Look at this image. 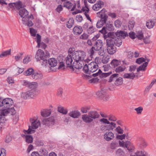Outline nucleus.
Here are the masks:
<instances>
[{
    "mask_svg": "<svg viewBox=\"0 0 156 156\" xmlns=\"http://www.w3.org/2000/svg\"><path fill=\"white\" fill-rule=\"evenodd\" d=\"M98 69V65L96 63L91 62L88 65L85 64L83 67V71L86 73L89 74L87 75V76L91 77L94 76L95 77L99 76L101 78L104 77H107L112 73V72L110 71L108 73H103L102 71L100 69L98 70V72L94 73H91L96 72Z\"/></svg>",
    "mask_w": 156,
    "mask_h": 156,
    "instance_id": "f257e3e1",
    "label": "nucleus"
},
{
    "mask_svg": "<svg viewBox=\"0 0 156 156\" xmlns=\"http://www.w3.org/2000/svg\"><path fill=\"white\" fill-rule=\"evenodd\" d=\"M19 14L21 17L23 18L22 21L24 24L29 27L32 26L33 25L31 20L33 19V15L28 16V12L25 9L20 10Z\"/></svg>",
    "mask_w": 156,
    "mask_h": 156,
    "instance_id": "f03ea898",
    "label": "nucleus"
},
{
    "mask_svg": "<svg viewBox=\"0 0 156 156\" xmlns=\"http://www.w3.org/2000/svg\"><path fill=\"white\" fill-rule=\"evenodd\" d=\"M30 122L31 123V126H29V128L27 130H24L23 132L25 134H31L34 133L35 130H34L37 128L40 125V122L39 120L33 119H30Z\"/></svg>",
    "mask_w": 156,
    "mask_h": 156,
    "instance_id": "7ed1b4c3",
    "label": "nucleus"
},
{
    "mask_svg": "<svg viewBox=\"0 0 156 156\" xmlns=\"http://www.w3.org/2000/svg\"><path fill=\"white\" fill-rule=\"evenodd\" d=\"M49 56V53L48 51L45 52L41 49H38L36 53L35 58L37 61L42 60L44 62L46 63L47 58Z\"/></svg>",
    "mask_w": 156,
    "mask_h": 156,
    "instance_id": "20e7f679",
    "label": "nucleus"
},
{
    "mask_svg": "<svg viewBox=\"0 0 156 156\" xmlns=\"http://www.w3.org/2000/svg\"><path fill=\"white\" fill-rule=\"evenodd\" d=\"M105 10L102 9L100 12L101 19L98 21L96 24L97 28H99L102 27L104 24H105L107 20L108 16L105 13Z\"/></svg>",
    "mask_w": 156,
    "mask_h": 156,
    "instance_id": "39448f33",
    "label": "nucleus"
},
{
    "mask_svg": "<svg viewBox=\"0 0 156 156\" xmlns=\"http://www.w3.org/2000/svg\"><path fill=\"white\" fill-rule=\"evenodd\" d=\"M86 56L85 52L83 51H77L73 54V58L76 61L84 60Z\"/></svg>",
    "mask_w": 156,
    "mask_h": 156,
    "instance_id": "423d86ee",
    "label": "nucleus"
},
{
    "mask_svg": "<svg viewBox=\"0 0 156 156\" xmlns=\"http://www.w3.org/2000/svg\"><path fill=\"white\" fill-rule=\"evenodd\" d=\"M36 92L35 90H31L26 92H23L21 94L22 98L24 99L34 98L36 95Z\"/></svg>",
    "mask_w": 156,
    "mask_h": 156,
    "instance_id": "0eeeda50",
    "label": "nucleus"
},
{
    "mask_svg": "<svg viewBox=\"0 0 156 156\" xmlns=\"http://www.w3.org/2000/svg\"><path fill=\"white\" fill-rule=\"evenodd\" d=\"M119 144L121 146L126 147L129 151L130 152H132L135 148L133 144L129 141H127L124 142L123 141H119Z\"/></svg>",
    "mask_w": 156,
    "mask_h": 156,
    "instance_id": "6e6552de",
    "label": "nucleus"
},
{
    "mask_svg": "<svg viewBox=\"0 0 156 156\" xmlns=\"http://www.w3.org/2000/svg\"><path fill=\"white\" fill-rule=\"evenodd\" d=\"M96 95L98 98L104 101H107L109 98L108 95L106 93V91L105 89L98 91L97 92Z\"/></svg>",
    "mask_w": 156,
    "mask_h": 156,
    "instance_id": "1a4fd4ad",
    "label": "nucleus"
},
{
    "mask_svg": "<svg viewBox=\"0 0 156 156\" xmlns=\"http://www.w3.org/2000/svg\"><path fill=\"white\" fill-rule=\"evenodd\" d=\"M108 37L106 40L107 46H114L115 44V39L113 33H108Z\"/></svg>",
    "mask_w": 156,
    "mask_h": 156,
    "instance_id": "9d476101",
    "label": "nucleus"
},
{
    "mask_svg": "<svg viewBox=\"0 0 156 156\" xmlns=\"http://www.w3.org/2000/svg\"><path fill=\"white\" fill-rule=\"evenodd\" d=\"M10 112H11L12 113H15V111L14 108H6L2 110L0 112V115L5 116Z\"/></svg>",
    "mask_w": 156,
    "mask_h": 156,
    "instance_id": "9b49d317",
    "label": "nucleus"
},
{
    "mask_svg": "<svg viewBox=\"0 0 156 156\" xmlns=\"http://www.w3.org/2000/svg\"><path fill=\"white\" fill-rule=\"evenodd\" d=\"M54 122L55 119L53 116L44 119L42 121L43 124L47 126H49L54 124Z\"/></svg>",
    "mask_w": 156,
    "mask_h": 156,
    "instance_id": "f8f14e48",
    "label": "nucleus"
},
{
    "mask_svg": "<svg viewBox=\"0 0 156 156\" xmlns=\"http://www.w3.org/2000/svg\"><path fill=\"white\" fill-rule=\"evenodd\" d=\"M84 4L85 6L83 7L82 9V10L83 12H84V14L87 19V20H89L91 23H92V20L91 19L90 17L88 14V12L89 11V9L86 5L85 2H84Z\"/></svg>",
    "mask_w": 156,
    "mask_h": 156,
    "instance_id": "ddd939ff",
    "label": "nucleus"
},
{
    "mask_svg": "<svg viewBox=\"0 0 156 156\" xmlns=\"http://www.w3.org/2000/svg\"><path fill=\"white\" fill-rule=\"evenodd\" d=\"M104 138L107 141H110L113 140L114 137V133L111 132L105 133L104 135Z\"/></svg>",
    "mask_w": 156,
    "mask_h": 156,
    "instance_id": "4468645a",
    "label": "nucleus"
},
{
    "mask_svg": "<svg viewBox=\"0 0 156 156\" xmlns=\"http://www.w3.org/2000/svg\"><path fill=\"white\" fill-rule=\"evenodd\" d=\"M103 46V43L102 41L101 40H98L95 42L93 47L94 48L95 51H98Z\"/></svg>",
    "mask_w": 156,
    "mask_h": 156,
    "instance_id": "2eb2a0df",
    "label": "nucleus"
},
{
    "mask_svg": "<svg viewBox=\"0 0 156 156\" xmlns=\"http://www.w3.org/2000/svg\"><path fill=\"white\" fill-rule=\"evenodd\" d=\"M103 5V2L101 1H98L93 5L92 9L95 11H97L101 9Z\"/></svg>",
    "mask_w": 156,
    "mask_h": 156,
    "instance_id": "dca6fc26",
    "label": "nucleus"
},
{
    "mask_svg": "<svg viewBox=\"0 0 156 156\" xmlns=\"http://www.w3.org/2000/svg\"><path fill=\"white\" fill-rule=\"evenodd\" d=\"M145 62L142 65L140 66L137 69V71L139 72L141 70H145L146 69V67L147 66L148 62L150 61V59L147 58H145Z\"/></svg>",
    "mask_w": 156,
    "mask_h": 156,
    "instance_id": "f3484780",
    "label": "nucleus"
},
{
    "mask_svg": "<svg viewBox=\"0 0 156 156\" xmlns=\"http://www.w3.org/2000/svg\"><path fill=\"white\" fill-rule=\"evenodd\" d=\"M115 34L117 37H119L120 38H124L125 37L128 36L127 32L124 31H117Z\"/></svg>",
    "mask_w": 156,
    "mask_h": 156,
    "instance_id": "a211bd4d",
    "label": "nucleus"
},
{
    "mask_svg": "<svg viewBox=\"0 0 156 156\" xmlns=\"http://www.w3.org/2000/svg\"><path fill=\"white\" fill-rule=\"evenodd\" d=\"M82 119L83 121L86 123H90L93 121V119H91L89 115H83L82 116Z\"/></svg>",
    "mask_w": 156,
    "mask_h": 156,
    "instance_id": "6ab92c4d",
    "label": "nucleus"
},
{
    "mask_svg": "<svg viewBox=\"0 0 156 156\" xmlns=\"http://www.w3.org/2000/svg\"><path fill=\"white\" fill-rule=\"evenodd\" d=\"M5 101V108H10V107L13 104L12 100L10 98H6Z\"/></svg>",
    "mask_w": 156,
    "mask_h": 156,
    "instance_id": "aec40b11",
    "label": "nucleus"
},
{
    "mask_svg": "<svg viewBox=\"0 0 156 156\" xmlns=\"http://www.w3.org/2000/svg\"><path fill=\"white\" fill-rule=\"evenodd\" d=\"M21 134V136L24 138L26 142L28 144L31 143L33 141V138L31 135H27L28 134Z\"/></svg>",
    "mask_w": 156,
    "mask_h": 156,
    "instance_id": "412c9836",
    "label": "nucleus"
},
{
    "mask_svg": "<svg viewBox=\"0 0 156 156\" xmlns=\"http://www.w3.org/2000/svg\"><path fill=\"white\" fill-rule=\"evenodd\" d=\"M73 31L74 34H80L82 32L83 29L81 27L77 26L74 27Z\"/></svg>",
    "mask_w": 156,
    "mask_h": 156,
    "instance_id": "4be33fe9",
    "label": "nucleus"
},
{
    "mask_svg": "<svg viewBox=\"0 0 156 156\" xmlns=\"http://www.w3.org/2000/svg\"><path fill=\"white\" fill-rule=\"evenodd\" d=\"M88 115L93 119L98 118L100 117L98 113L96 111H91L88 113Z\"/></svg>",
    "mask_w": 156,
    "mask_h": 156,
    "instance_id": "5701e85b",
    "label": "nucleus"
},
{
    "mask_svg": "<svg viewBox=\"0 0 156 156\" xmlns=\"http://www.w3.org/2000/svg\"><path fill=\"white\" fill-rule=\"evenodd\" d=\"M80 115V113L78 110L71 112L69 114V116L74 118H78Z\"/></svg>",
    "mask_w": 156,
    "mask_h": 156,
    "instance_id": "b1692460",
    "label": "nucleus"
},
{
    "mask_svg": "<svg viewBox=\"0 0 156 156\" xmlns=\"http://www.w3.org/2000/svg\"><path fill=\"white\" fill-rule=\"evenodd\" d=\"M116 48L115 46H107V51L108 54L113 55L116 52Z\"/></svg>",
    "mask_w": 156,
    "mask_h": 156,
    "instance_id": "393cba45",
    "label": "nucleus"
},
{
    "mask_svg": "<svg viewBox=\"0 0 156 156\" xmlns=\"http://www.w3.org/2000/svg\"><path fill=\"white\" fill-rule=\"evenodd\" d=\"M43 77L42 74L40 73L35 72L32 75V78L36 80H39L41 79Z\"/></svg>",
    "mask_w": 156,
    "mask_h": 156,
    "instance_id": "a878e982",
    "label": "nucleus"
},
{
    "mask_svg": "<svg viewBox=\"0 0 156 156\" xmlns=\"http://www.w3.org/2000/svg\"><path fill=\"white\" fill-rule=\"evenodd\" d=\"M110 64L112 67L116 68L121 64V61L116 59H114L112 61Z\"/></svg>",
    "mask_w": 156,
    "mask_h": 156,
    "instance_id": "bb28decb",
    "label": "nucleus"
},
{
    "mask_svg": "<svg viewBox=\"0 0 156 156\" xmlns=\"http://www.w3.org/2000/svg\"><path fill=\"white\" fill-rule=\"evenodd\" d=\"M51 110L49 109H44L41 111V115L42 116L44 117H47L49 116L51 113Z\"/></svg>",
    "mask_w": 156,
    "mask_h": 156,
    "instance_id": "cd10ccee",
    "label": "nucleus"
},
{
    "mask_svg": "<svg viewBox=\"0 0 156 156\" xmlns=\"http://www.w3.org/2000/svg\"><path fill=\"white\" fill-rule=\"evenodd\" d=\"M48 63L49 65L53 67L55 66L57 64V60L54 58L49 59L48 60Z\"/></svg>",
    "mask_w": 156,
    "mask_h": 156,
    "instance_id": "c85d7f7f",
    "label": "nucleus"
},
{
    "mask_svg": "<svg viewBox=\"0 0 156 156\" xmlns=\"http://www.w3.org/2000/svg\"><path fill=\"white\" fill-rule=\"evenodd\" d=\"M126 69L125 66L121 65L118 66L115 69V71L116 73H120L124 71Z\"/></svg>",
    "mask_w": 156,
    "mask_h": 156,
    "instance_id": "c756f323",
    "label": "nucleus"
},
{
    "mask_svg": "<svg viewBox=\"0 0 156 156\" xmlns=\"http://www.w3.org/2000/svg\"><path fill=\"white\" fill-rule=\"evenodd\" d=\"M58 111L63 114L66 115L68 112L67 109L64 107L59 105L58 107Z\"/></svg>",
    "mask_w": 156,
    "mask_h": 156,
    "instance_id": "7c9ffc66",
    "label": "nucleus"
},
{
    "mask_svg": "<svg viewBox=\"0 0 156 156\" xmlns=\"http://www.w3.org/2000/svg\"><path fill=\"white\" fill-rule=\"evenodd\" d=\"M139 144L141 148H144L147 146V143L143 138H141L139 140Z\"/></svg>",
    "mask_w": 156,
    "mask_h": 156,
    "instance_id": "2f4dec72",
    "label": "nucleus"
},
{
    "mask_svg": "<svg viewBox=\"0 0 156 156\" xmlns=\"http://www.w3.org/2000/svg\"><path fill=\"white\" fill-rule=\"evenodd\" d=\"M135 77H138L137 76H136L134 73H126L123 76L124 78L131 79H133Z\"/></svg>",
    "mask_w": 156,
    "mask_h": 156,
    "instance_id": "473e14b6",
    "label": "nucleus"
},
{
    "mask_svg": "<svg viewBox=\"0 0 156 156\" xmlns=\"http://www.w3.org/2000/svg\"><path fill=\"white\" fill-rule=\"evenodd\" d=\"M67 65H70L73 62V59L71 55L69 54L65 59Z\"/></svg>",
    "mask_w": 156,
    "mask_h": 156,
    "instance_id": "72a5a7b5",
    "label": "nucleus"
},
{
    "mask_svg": "<svg viewBox=\"0 0 156 156\" xmlns=\"http://www.w3.org/2000/svg\"><path fill=\"white\" fill-rule=\"evenodd\" d=\"M76 64L74 66L76 69H79L82 68L84 66V63L82 61H76Z\"/></svg>",
    "mask_w": 156,
    "mask_h": 156,
    "instance_id": "f704fd0d",
    "label": "nucleus"
},
{
    "mask_svg": "<svg viewBox=\"0 0 156 156\" xmlns=\"http://www.w3.org/2000/svg\"><path fill=\"white\" fill-rule=\"evenodd\" d=\"M136 156H148V154L145 151H137L135 153Z\"/></svg>",
    "mask_w": 156,
    "mask_h": 156,
    "instance_id": "c9c22d12",
    "label": "nucleus"
},
{
    "mask_svg": "<svg viewBox=\"0 0 156 156\" xmlns=\"http://www.w3.org/2000/svg\"><path fill=\"white\" fill-rule=\"evenodd\" d=\"M154 25V22L152 20H149L146 23L147 27L149 29L152 28Z\"/></svg>",
    "mask_w": 156,
    "mask_h": 156,
    "instance_id": "e433bc0d",
    "label": "nucleus"
},
{
    "mask_svg": "<svg viewBox=\"0 0 156 156\" xmlns=\"http://www.w3.org/2000/svg\"><path fill=\"white\" fill-rule=\"evenodd\" d=\"M74 24V21L72 18H70L66 23L67 27L69 28H71Z\"/></svg>",
    "mask_w": 156,
    "mask_h": 156,
    "instance_id": "4c0bfd02",
    "label": "nucleus"
},
{
    "mask_svg": "<svg viewBox=\"0 0 156 156\" xmlns=\"http://www.w3.org/2000/svg\"><path fill=\"white\" fill-rule=\"evenodd\" d=\"M106 126L108 130H113L116 127V124L113 122H109V124H108Z\"/></svg>",
    "mask_w": 156,
    "mask_h": 156,
    "instance_id": "58836bf2",
    "label": "nucleus"
},
{
    "mask_svg": "<svg viewBox=\"0 0 156 156\" xmlns=\"http://www.w3.org/2000/svg\"><path fill=\"white\" fill-rule=\"evenodd\" d=\"M11 50L10 49L3 51L1 54H0V58H3L10 55L11 54Z\"/></svg>",
    "mask_w": 156,
    "mask_h": 156,
    "instance_id": "ea45409f",
    "label": "nucleus"
},
{
    "mask_svg": "<svg viewBox=\"0 0 156 156\" xmlns=\"http://www.w3.org/2000/svg\"><path fill=\"white\" fill-rule=\"evenodd\" d=\"M114 38L115 39V40L114 41L115 42V44L118 47L120 46L122 44V40L120 38L116 37H114Z\"/></svg>",
    "mask_w": 156,
    "mask_h": 156,
    "instance_id": "a19ab883",
    "label": "nucleus"
},
{
    "mask_svg": "<svg viewBox=\"0 0 156 156\" xmlns=\"http://www.w3.org/2000/svg\"><path fill=\"white\" fill-rule=\"evenodd\" d=\"M39 151L41 156H48V151L46 149L41 148L40 149Z\"/></svg>",
    "mask_w": 156,
    "mask_h": 156,
    "instance_id": "79ce46f5",
    "label": "nucleus"
},
{
    "mask_svg": "<svg viewBox=\"0 0 156 156\" xmlns=\"http://www.w3.org/2000/svg\"><path fill=\"white\" fill-rule=\"evenodd\" d=\"M73 4L71 2L69 1H67L64 2L63 3V5L68 9H70L72 8Z\"/></svg>",
    "mask_w": 156,
    "mask_h": 156,
    "instance_id": "37998d69",
    "label": "nucleus"
},
{
    "mask_svg": "<svg viewBox=\"0 0 156 156\" xmlns=\"http://www.w3.org/2000/svg\"><path fill=\"white\" fill-rule=\"evenodd\" d=\"M105 27L107 31H112L114 30V27L113 25L110 23H108L106 24Z\"/></svg>",
    "mask_w": 156,
    "mask_h": 156,
    "instance_id": "c03bdc74",
    "label": "nucleus"
},
{
    "mask_svg": "<svg viewBox=\"0 0 156 156\" xmlns=\"http://www.w3.org/2000/svg\"><path fill=\"white\" fill-rule=\"evenodd\" d=\"M37 83L36 82L30 83L28 87L29 88L32 89V90H34L37 86Z\"/></svg>",
    "mask_w": 156,
    "mask_h": 156,
    "instance_id": "a18cd8bd",
    "label": "nucleus"
},
{
    "mask_svg": "<svg viewBox=\"0 0 156 156\" xmlns=\"http://www.w3.org/2000/svg\"><path fill=\"white\" fill-rule=\"evenodd\" d=\"M34 70L32 68H30L28 69L26 71L23 73L24 75L26 76L30 75L32 74Z\"/></svg>",
    "mask_w": 156,
    "mask_h": 156,
    "instance_id": "49530a36",
    "label": "nucleus"
},
{
    "mask_svg": "<svg viewBox=\"0 0 156 156\" xmlns=\"http://www.w3.org/2000/svg\"><path fill=\"white\" fill-rule=\"evenodd\" d=\"M90 109V107L89 106H85L82 107L81 111L83 113H87L88 111Z\"/></svg>",
    "mask_w": 156,
    "mask_h": 156,
    "instance_id": "de8ad7c7",
    "label": "nucleus"
},
{
    "mask_svg": "<svg viewBox=\"0 0 156 156\" xmlns=\"http://www.w3.org/2000/svg\"><path fill=\"white\" fill-rule=\"evenodd\" d=\"M123 83L122 79L121 77L118 78L115 81V84L116 86L121 85Z\"/></svg>",
    "mask_w": 156,
    "mask_h": 156,
    "instance_id": "09e8293b",
    "label": "nucleus"
},
{
    "mask_svg": "<svg viewBox=\"0 0 156 156\" xmlns=\"http://www.w3.org/2000/svg\"><path fill=\"white\" fill-rule=\"evenodd\" d=\"M96 30V28L92 26L89 27L87 29V31L88 34H91L94 32Z\"/></svg>",
    "mask_w": 156,
    "mask_h": 156,
    "instance_id": "8fccbe9b",
    "label": "nucleus"
},
{
    "mask_svg": "<svg viewBox=\"0 0 156 156\" xmlns=\"http://www.w3.org/2000/svg\"><path fill=\"white\" fill-rule=\"evenodd\" d=\"M110 58L108 56H103L101 60L102 62L104 64H106L109 61Z\"/></svg>",
    "mask_w": 156,
    "mask_h": 156,
    "instance_id": "3c124183",
    "label": "nucleus"
},
{
    "mask_svg": "<svg viewBox=\"0 0 156 156\" xmlns=\"http://www.w3.org/2000/svg\"><path fill=\"white\" fill-rule=\"evenodd\" d=\"M116 156H124V152L120 149H118L116 151Z\"/></svg>",
    "mask_w": 156,
    "mask_h": 156,
    "instance_id": "603ef678",
    "label": "nucleus"
},
{
    "mask_svg": "<svg viewBox=\"0 0 156 156\" xmlns=\"http://www.w3.org/2000/svg\"><path fill=\"white\" fill-rule=\"evenodd\" d=\"M134 110L136 112L137 114H141L143 110V108L141 106H139L137 108H135Z\"/></svg>",
    "mask_w": 156,
    "mask_h": 156,
    "instance_id": "864d4df0",
    "label": "nucleus"
},
{
    "mask_svg": "<svg viewBox=\"0 0 156 156\" xmlns=\"http://www.w3.org/2000/svg\"><path fill=\"white\" fill-rule=\"evenodd\" d=\"M135 23L133 20H130L129 22L128 27L130 30H132L135 25Z\"/></svg>",
    "mask_w": 156,
    "mask_h": 156,
    "instance_id": "5fc2aeb1",
    "label": "nucleus"
},
{
    "mask_svg": "<svg viewBox=\"0 0 156 156\" xmlns=\"http://www.w3.org/2000/svg\"><path fill=\"white\" fill-rule=\"evenodd\" d=\"M23 55V53H20L19 54L15 56V59L16 61H18L19 60L22 59V55Z\"/></svg>",
    "mask_w": 156,
    "mask_h": 156,
    "instance_id": "6e6d98bb",
    "label": "nucleus"
},
{
    "mask_svg": "<svg viewBox=\"0 0 156 156\" xmlns=\"http://www.w3.org/2000/svg\"><path fill=\"white\" fill-rule=\"evenodd\" d=\"M22 4L21 2L15 3V9H19L22 7Z\"/></svg>",
    "mask_w": 156,
    "mask_h": 156,
    "instance_id": "4d7b16f0",
    "label": "nucleus"
},
{
    "mask_svg": "<svg viewBox=\"0 0 156 156\" xmlns=\"http://www.w3.org/2000/svg\"><path fill=\"white\" fill-rule=\"evenodd\" d=\"M115 27L117 28H119L121 27L122 23L119 20H116L114 22Z\"/></svg>",
    "mask_w": 156,
    "mask_h": 156,
    "instance_id": "13d9d810",
    "label": "nucleus"
},
{
    "mask_svg": "<svg viewBox=\"0 0 156 156\" xmlns=\"http://www.w3.org/2000/svg\"><path fill=\"white\" fill-rule=\"evenodd\" d=\"M145 58L143 57L139 58L136 60V62L138 64H140L143 62H145Z\"/></svg>",
    "mask_w": 156,
    "mask_h": 156,
    "instance_id": "bf43d9fd",
    "label": "nucleus"
},
{
    "mask_svg": "<svg viewBox=\"0 0 156 156\" xmlns=\"http://www.w3.org/2000/svg\"><path fill=\"white\" fill-rule=\"evenodd\" d=\"M30 32L31 35L33 37H35L36 35V33L37 31L36 30H34L33 28H30Z\"/></svg>",
    "mask_w": 156,
    "mask_h": 156,
    "instance_id": "052dcab7",
    "label": "nucleus"
},
{
    "mask_svg": "<svg viewBox=\"0 0 156 156\" xmlns=\"http://www.w3.org/2000/svg\"><path fill=\"white\" fill-rule=\"evenodd\" d=\"M94 47H92L89 49L88 51V53L89 54H90V56L91 58H92L93 55L94 53Z\"/></svg>",
    "mask_w": 156,
    "mask_h": 156,
    "instance_id": "680f3d73",
    "label": "nucleus"
},
{
    "mask_svg": "<svg viewBox=\"0 0 156 156\" xmlns=\"http://www.w3.org/2000/svg\"><path fill=\"white\" fill-rule=\"evenodd\" d=\"M31 61V59L29 56L28 55L25 57L23 59V62L24 64H27Z\"/></svg>",
    "mask_w": 156,
    "mask_h": 156,
    "instance_id": "e2e57ef3",
    "label": "nucleus"
},
{
    "mask_svg": "<svg viewBox=\"0 0 156 156\" xmlns=\"http://www.w3.org/2000/svg\"><path fill=\"white\" fill-rule=\"evenodd\" d=\"M105 51L103 48H102L98 51V54L101 56L104 55L105 54Z\"/></svg>",
    "mask_w": 156,
    "mask_h": 156,
    "instance_id": "0e129e2a",
    "label": "nucleus"
},
{
    "mask_svg": "<svg viewBox=\"0 0 156 156\" xmlns=\"http://www.w3.org/2000/svg\"><path fill=\"white\" fill-rule=\"evenodd\" d=\"M153 86V85L151 83L149 86H147L144 90V92L146 93H147L148 92H149V91L151 89Z\"/></svg>",
    "mask_w": 156,
    "mask_h": 156,
    "instance_id": "69168bd1",
    "label": "nucleus"
},
{
    "mask_svg": "<svg viewBox=\"0 0 156 156\" xmlns=\"http://www.w3.org/2000/svg\"><path fill=\"white\" fill-rule=\"evenodd\" d=\"M115 130L118 133L122 134L123 133V130L119 126L117 127L115 129Z\"/></svg>",
    "mask_w": 156,
    "mask_h": 156,
    "instance_id": "338daca9",
    "label": "nucleus"
},
{
    "mask_svg": "<svg viewBox=\"0 0 156 156\" xmlns=\"http://www.w3.org/2000/svg\"><path fill=\"white\" fill-rule=\"evenodd\" d=\"M88 35L87 34L84 33L80 36V39L83 40H86L88 38Z\"/></svg>",
    "mask_w": 156,
    "mask_h": 156,
    "instance_id": "774afa93",
    "label": "nucleus"
}]
</instances>
